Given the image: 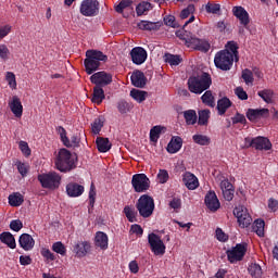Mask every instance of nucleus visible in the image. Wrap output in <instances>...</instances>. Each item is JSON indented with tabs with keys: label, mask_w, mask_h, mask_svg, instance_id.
Instances as JSON below:
<instances>
[{
	"label": "nucleus",
	"mask_w": 278,
	"mask_h": 278,
	"mask_svg": "<svg viewBox=\"0 0 278 278\" xmlns=\"http://www.w3.org/2000/svg\"><path fill=\"white\" fill-rule=\"evenodd\" d=\"M244 149H255L256 151H270L273 149V143L270 139L266 137H245L244 138Z\"/></svg>",
	"instance_id": "6"
},
{
	"label": "nucleus",
	"mask_w": 278,
	"mask_h": 278,
	"mask_svg": "<svg viewBox=\"0 0 278 278\" xmlns=\"http://www.w3.org/2000/svg\"><path fill=\"white\" fill-rule=\"evenodd\" d=\"M130 80L135 88H144V86H147V76H144V73L140 70L132 72Z\"/></svg>",
	"instance_id": "20"
},
{
	"label": "nucleus",
	"mask_w": 278,
	"mask_h": 278,
	"mask_svg": "<svg viewBox=\"0 0 278 278\" xmlns=\"http://www.w3.org/2000/svg\"><path fill=\"white\" fill-rule=\"evenodd\" d=\"M169 178H170V176L168 175V170H166V169L159 170L157 176H156L159 184H166V181H168Z\"/></svg>",
	"instance_id": "53"
},
{
	"label": "nucleus",
	"mask_w": 278,
	"mask_h": 278,
	"mask_svg": "<svg viewBox=\"0 0 278 278\" xmlns=\"http://www.w3.org/2000/svg\"><path fill=\"white\" fill-rule=\"evenodd\" d=\"M129 55L132 64H136L137 66L144 64V62H147V58H149V53H147V50L142 47L132 48Z\"/></svg>",
	"instance_id": "15"
},
{
	"label": "nucleus",
	"mask_w": 278,
	"mask_h": 278,
	"mask_svg": "<svg viewBox=\"0 0 278 278\" xmlns=\"http://www.w3.org/2000/svg\"><path fill=\"white\" fill-rule=\"evenodd\" d=\"M52 251H54V253H58L59 255H62V256L66 255V247L61 241L54 242L52 244Z\"/></svg>",
	"instance_id": "50"
},
{
	"label": "nucleus",
	"mask_w": 278,
	"mask_h": 278,
	"mask_svg": "<svg viewBox=\"0 0 278 278\" xmlns=\"http://www.w3.org/2000/svg\"><path fill=\"white\" fill-rule=\"evenodd\" d=\"M10 229L12 231H21V229H23V222H21V219H13L10 223Z\"/></svg>",
	"instance_id": "60"
},
{
	"label": "nucleus",
	"mask_w": 278,
	"mask_h": 278,
	"mask_svg": "<svg viewBox=\"0 0 278 278\" xmlns=\"http://www.w3.org/2000/svg\"><path fill=\"white\" fill-rule=\"evenodd\" d=\"M130 97L137 101V103H142V101H147V91H141L138 89H132L130 91Z\"/></svg>",
	"instance_id": "46"
},
{
	"label": "nucleus",
	"mask_w": 278,
	"mask_h": 278,
	"mask_svg": "<svg viewBox=\"0 0 278 278\" xmlns=\"http://www.w3.org/2000/svg\"><path fill=\"white\" fill-rule=\"evenodd\" d=\"M182 182L188 190H197V188H199V178H197L194 174L190 172H186L182 175Z\"/></svg>",
	"instance_id": "23"
},
{
	"label": "nucleus",
	"mask_w": 278,
	"mask_h": 278,
	"mask_svg": "<svg viewBox=\"0 0 278 278\" xmlns=\"http://www.w3.org/2000/svg\"><path fill=\"white\" fill-rule=\"evenodd\" d=\"M232 125H238L240 123L241 125H247V117L243 114L236 113L233 117H231Z\"/></svg>",
	"instance_id": "58"
},
{
	"label": "nucleus",
	"mask_w": 278,
	"mask_h": 278,
	"mask_svg": "<svg viewBox=\"0 0 278 278\" xmlns=\"http://www.w3.org/2000/svg\"><path fill=\"white\" fill-rule=\"evenodd\" d=\"M194 4H189L186 9L180 12V18L186 20L190 14H194Z\"/></svg>",
	"instance_id": "57"
},
{
	"label": "nucleus",
	"mask_w": 278,
	"mask_h": 278,
	"mask_svg": "<svg viewBox=\"0 0 278 278\" xmlns=\"http://www.w3.org/2000/svg\"><path fill=\"white\" fill-rule=\"evenodd\" d=\"M96 201H97V188L94 187V184H91L90 190H89V205H90V207H94Z\"/></svg>",
	"instance_id": "54"
},
{
	"label": "nucleus",
	"mask_w": 278,
	"mask_h": 278,
	"mask_svg": "<svg viewBox=\"0 0 278 278\" xmlns=\"http://www.w3.org/2000/svg\"><path fill=\"white\" fill-rule=\"evenodd\" d=\"M150 10H153V4L143 1L136 7L137 16H144L149 14Z\"/></svg>",
	"instance_id": "36"
},
{
	"label": "nucleus",
	"mask_w": 278,
	"mask_h": 278,
	"mask_svg": "<svg viewBox=\"0 0 278 278\" xmlns=\"http://www.w3.org/2000/svg\"><path fill=\"white\" fill-rule=\"evenodd\" d=\"M117 110L119 114H127L134 110V104H131V102H127L126 100H119L117 102Z\"/></svg>",
	"instance_id": "42"
},
{
	"label": "nucleus",
	"mask_w": 278,
	"mask_h": 278,
	"mask_svg": "<svg viewBox=\"0 0 278 278\" xmlns=\"http://www.w3.org/2000/svg\"><path fill=\"white\" fill-rule=\"evenodd\" d=\"M241 78L243 79L244 84H247V86H253V83L255 81V78L253 77V71L249 68H244L242 71Z\"/></svg>",
	"instance_id": "45"
},
{
	"label": "nucleus",
	"mask_w": 278,
	"mask_h": 278,
	"mask_svg": "<svg viewBox=\"0 0 278 278\" xmlns=\"http://www.w3.org/2000/svg\"><path fill=\"white\" fill-rule=\"evenodd\" d=\"M164 61L169 66H179L180 62H184V59L179 54L165 53Z\"/></svg>",
	"instance_id": "35"
},
{
	"label": "nucleus",
	"mask_w": 278,
	"mask_h": 278,
	"mask_svg": "<svg viewBox=\"0 0 278 278\" xmlns=\"http://www.w3.org/2000/svg\"><path fill=\"white\" fill-rule=\"evenodd\" d=\"M131 0H122L116 7H115V12L117 14H123L125 12V9L129 8L131 5Z\"/></svg>",
	"instance_id": "52"
},
{
	"label": "nucleus",
	"mask_w": 278,
	"mask_h": 278,
	"mask_svg": "<svg viewBox=\"0 0 278 278\" xmlns=\"http://www.w3.org/2000/svg\"><path fill=\"white\" fill-rule=\"evenodd\" d=\"M90 81L94 86H99L100 88H105V86H110V84H112L113 76L112 74L105 71L97 72L90 76Z\"/></svg>",
	"instance_id": "13"
},
{
	"label": "nucleus",
	"mask_w": 278,
	"mask_h": 278,
	"mask_svg": "<svg viewBox=\"0 0 278 278\" xmlns=\"http://www.w3.org/2000/svg\"><path fill=\"white\" fill-rule=\"evenodd\" d=\"M232 14L240 21V24L243 25V27H248L251 23V20L249 18V12H247V10L242 7H233Z\"/></svg>",
	"instance_id": "19"
},
{
	"label": "nucleus",
	"mask_w": 278,
	"mask_h": 278,
	"mask_svg": "<svg viewBox=\"0 0 278 278\" xmlns=\"http://www.w3.org/2000/svg\"><path fill=\"white\" fill-rule=\"evenodd\" d=\"M54 166L60 173H71V170L77 168V156H73L71 151L62 148L54 159Z\"/></svg>",
	"instance_id": "1"
},
{
	"label": "nucleus",
	"mask_w": 278,
	"mask_h": 278,
	"mask_svg": "<svg viewBox=\"0 0 278 278\" xmlns=\"http://www.w3.org/2000/svg\"><path fill=\"white\" fill-rule=\"evenodd\" d=\"M9 108L16 118L23 116V103L20 97L13 96L12 101L9 102Z\"/></svg>",
	"instance_id": "22"
},
{
	"label": "nucleus",
	"mask_w": 278,
	"mask_h": 278,
	"mask_svg": "<svg viewBox=\"0 0 278 278\" xmlns=\"http://www.w3.org/2000/svg\"><path fill=\"white\" fill-rule=\"evenodd\" d=\"M181 147H184V140L181 137H175L167 144V153H179V151H181Z\"/></svg>",
	"instance_id": "27"
},
{
	"label": "nucleus",
	"mask_w": 278,
	"mask_h": 278,
	"mask_svg": "<svg viewBox=\"0 0 278 278\" xmlns=\"http://www.w3.org/2000/svg\"><path fill=\"white\" fill-rule=\"evenodd\" d=\"M202 103L204 105H207L208 108H215L216 106V101L214 99V94H212L211 90H206L204 94L201 97Z\"/></svg>",
	"instance_id": "40"
},
{
	"label": "nucleus",
	"mask_w": 278,
	"mask_h": 278,
	"mask_svg": "<svg viewBox=\"0 0 278 278\" xmlns=\"http://www.w3.org/2000/svg\"><path fill=\"white\" fill-rule=\"evenodd\" d=\"M233 216H236L239 227H242V229L250 227L251 223H253V217H251L249 210L243 205L235 207Z\"/></svg>",
	"instance_id": "9"
},
{
	"label": "nucleus",
	"mask_w": 278,
	"mask_h": 278,
	"mask_svg": "<svg viewBox=\"0 0 278 278\" xmlns=\"http://www.w3.org/2000/svg\"><path fill=\"white\" fill-rule=\"evenodd\" d=\"M184 118L187 125H195L197 124V111L188 110L184 112Z\"/></svg>",
	"instance_id": "47"
},
{
	"label": "nucleus",
	"mask_w": 278,
	"mask_h": 278,
	"mask_svg": "<svg viewBox=\"0 0 278 278\" xmlns=\"http://www.w3.org/2000/svg\"><path fill=\"white\" fill-rule=\"evenodd\" d=\"M16 166H17V170H18L20 175H22V177H26L27 173L29 170L27 165L25 163L17 162Z\"/></svg>",
	"instance_id": "63"
},
{
	"label": "nucleus",
	"mask_w": 278,
	"mask_h": 278,
	"mask_svg": "<svg viewBox=\"0 0 278 278\" xmlns=\"http://www.w3.org/2000/svg\"><path fill=\"white\" fill-rule=\"evenodd\" d=\"M187 45L188 47H191V49L201 51L202 53H207V51L211 49L210 42L197 37H190V39H187Z\"/></svg>",
	"instance_id": "17"
},
{
	"label": "nucleus",
	"mask_w": 278,
	"mask_h": 278,
	"mask_svg": "<svg viewBox=\"0 0 278 278\" xmlns=\"http://www.w3.org/2000/svg\"><path fill=\"white\" fill-rule=\"evenodd\" d=\"M264 227H266V223L264 219L258 218L252 225V231L258 236V238H264Z\"/></svg>",
	"instance_id": "34"
},
{
	"label": "nucleus",
	"mask_w": 278,
	"mask_h": 278,
	"mask_svg": "<svg viewBox=\"0 0 278 278\" xmlns=\"http://www.w3.org/2000/svg\"><path fill=\"white\" fill-rule=\"evenodd\" d=\"M37 179L46 190H58L62 186V176L56 172L39 174Z\"/></svg>",
	"instance_id": "4"
},
{
	"label": "nucleus",
	"mask_w": 278,
	"mask_h": 278,
	"mask_svg": "<svg viewBox=\"0 0 278 278\" xmlns=\"http://www.w3.org/2000/svg\"><path fill=\"white\" fill-rule=\"evenodd\" d=\"M257 96L263 99L265 103H274L275 101V91L273 89H263L257 91Z\"/></svg>",
	"instance_id": "33"
},
{
	"label": "nucleus",
	"mask_w": 278,
	"mask_h": 278,
	"mask_svg": "<svg viewBox=\"0 0 278 278\" xmlns=\"http://www.w3.org/2000/svg\"><path fill=\"white\" fill-rule=\"evenodd\" d=\"M192 140L195 144H200V147H207L212 142V139L205 135H193Z\"/></svg>",
	"instance_id": "44"
},
{
	"label": "nucleus",
	"mask_w": 278,
	"mask_h": 278,
	"mask_svg": "<svg viewBox=\"0 0 278 278\" xmlns=\"http://www.w3.org/2000/svg\"><path fill=\"white\" fill-rule=\"evenodd\" d=\"M124 214L129 223H136V220H137L136 216L138 214V213H136V208H134L129 205H126L124 207Z\"/></svg>",
	"instance_id": "48"
},
{
	"label": "nucleus",
	"mask_w": 278,
	"mask_h": 278,
	"mask_svg": "<svg viewBox=\"0 0 278 278\" xmlns=\"http://www.w3.org/2000/svg\"><path fill=\"white\" fill-rule=\"evenodd\" d=\"M249 275L252 278H262L264 276V271L262 270V266L260 264L254 263L248 267Z\"/></svg>",
	"instance_id": "39"
},
{
	"label": "nucleus",
	"mask_w": 278,
	"mask_h": 278,
	"mask_svg": "<svg viewBox=\"0 0 278 278\" xmlns=\"http://www.w3.org/2000/svg\"><path fill=\"white\" fill-rule=\"evenodd\" d=\"M136 207L142 218H149L155 210V200L149 194H143L138 199Z\"/></svg>",
	"instance_id": "5"
},
{
	"label": "nucleus",
	"mask_w": 278,
	"mask_h": 278,
	"mask_svg": "<svg viewBox=\"0 0 278 278\" xmlns=\"http://www.w3.org/2000/svg\"><path fill=\"white\" fill-rule=\"evenodd\" d=\"M90 242L88 241H79L74 245V253L76 257H86L90 252Z\"/></svg>",
	"instance_id": "25"
},
{
	"label": "nucleus",
	"mask_w": 278,
	"mask_h": 278,
	"mask_svg": "<svg viewBox=\"0 0 278 278\" xmlns=\"http://www.w3.org/2000/svg\"><path fill=\"white\" fill-rule=\"evenodd\" d=\"M0 242H2V244H7L9 249H16V239L12 232L4 231L0 233Z\"/></svg>",
	"instance_id": "29"
},
{
	"label": "nucleus",
	"mask_w": 278,
	"mask_h": 278,
	"mask_svg": "<svg viewBox=\"0 0 278 278\" xmlns=\"http://www.w3.org/2000/svg\"><path fill=\"white\" fill-rule=\"evenodd\" d=\"M18 244L24 251H31L36 244V241L31 235L22 233L18 239Z\"/></svg>",
	"instance_id": "24"
},
{
	"label": "nucleus",
	"mask_w": 278,
	"mask_h": 278,
	"mask_svg": "<svg viewBox=\"0 0 278 278\" xmlns=\"http://www.w3.org/2000/svg\"><path fill=\"white\" fill-rule=\"evenodd\" d=\"M138 27L144 31H155L160 29V23L141 21L138 23Z\"/></svg>",
	"instance_id": "37"
},
{
	"label": "nucleus",
	"mask_w": 278,
	"mask_h": 278,
	"mask_svg": "<svg viewBox=\"0 0 278 278\" xmlns=\"http://www.w3.org/2000/svg\"><path fill=\"white\" fill-rule=\"evenodd\" d=\"M238 49L239 47L236 41H228L224 51H229L230 55H232V58H235V61L238 62V60H240Z\"/></svg>",
	"instance_id": "38"
},
{
	"label": "nucleus",
	"mask_w": 278,
	"mask_h": 278,
	"mask_svg": "<svg viewBox=\"0 0 278 278\" xmlns=\"http://www.w3.org/2000/svg\"><path fill=\"white\" fill-rule=\"evenodd\" d=\"M215 236L219 242H227L229 240V237L220 228L215 230Z\"/></svg>",
	"instance_id": "62"
},
{
	"label": "nucleus",
	"mask_w": 278,
	"mask_h": 278,
	"mask_svg": "<svg viewBox=\"0 0 278 278\" xmlns=\"http://www.w3.org/2000/svg\"><path fill=\"white\" fill-rule=\"evenodd\" d=\"M79 12L83 16H97L99 14V1L83 0Z\"/></svg>",
	"instance_id": "14"
},
{
	"label": "nucleus",
	"mask_w": 278,
	"mask_h": 278,
	"mask_svg": "<svg viewBox=\"0 0 278 278\" xmlns=\"http://www.w3.org/2000/svg\"><path fill=\"white\" fill-rule=\"evenodd\" d=\"M18 147L25 157H29V155H31V149L29 148V143H27L26 141H20Z\"/></svg>",
	"instance_id": "55"
},
{
	"label": "nucleus",
	"mask_w": 278,
	"mask_h": 278,
	"mask_svg": "<svg viewBox=\"0 0 278 278\" xmlns=\"http://www.w3.org/2000/svg\"><path fill=\"white\" fill-rule=\"evenodd\" d=\"M199 119H198V124L199 125H207L208 121H210V110L205 109L202 111H199Z\"/></svg>",
	"instance_id": "49"
},
{
	"label": "nucleus",
	"mask_w": 278,
	"mask_h": 278,
	"mask_svg": "<svg viewBox=\"0 0 278 278\" xmlns=\"http://www.w3.org/2000/svg\"><path fill=\"white\" fill-rule=\"evenodd\" d=\"M109 240L110 239L108 238V233L103 231H98L96 232L94 237V245L102 251H108Z\"/></svg>",
	"instance_id": "26"
},
{
	"label": "nucleus",
	"mask_w": 278,
	"mask_h": 278,
	"mask_svg": "<svg viewBox=\"0 0 278 278\" xmlns=\"http://www.w3.org/2000/svg\"><path fill=\"white\" fill-rule=\"evenodd\" d=\"M5 80L12 90H16V75L13 72H7Z\"/></svg>",
	"instance_id": "51"
},
{
	"label": "nucleus",
	"mask_w": 278,
	"mask_h": 278,
	"mask_svg": "<svg viewBox=\"0 0 278 278\" xmlns=\"http://www.w3.org/2000/svg\"><path fill=\"white\" fill-rule=\"evenodd\" d=\"M270 116V111L268 109H249L247 111V118L251 121V123H255V121H260V118H268Z\"/></svg>",
	"instance_id": "18"
},
{
	"label": "nucleus",
	"mask_w": 278,
	"mask_h": 278,
	"mask_svg": "<svg viewBox=\"0 0 278 278\" xmlns=\"http://www.w3.org/2000/svg\"><path fill=\"white\" fill-rule=\"evenodd\" d=\"M207 14H218L220 12V4L207 3L205 5Z\"/></svg>",
	"instance_id": "56"
},
{
	"label": "nucleus",
	"mask_w": 278,
	"mask_h": 278,
	"mask_svg": "<svg viewBox=\"0 0 278 278\" xmlns=\"http://www.w3.org/2000/svg\"><path fill=\"white\" fill-rule=\"evenodd\" d=\"M235 94H237L238 99H240L241 101H247V99H249V94L247 93V91H244V88L242 87H237L235 90Z\"/></svg>",
	"instance_id": "61"
},
{
	"label": "nucleus",
	"mask_w": 278,
	"mask_h": 278,
	"mask_svg": "<svg viewBox=\"0 0 278 278\" xmlns=\"http://www.w3.org/2000/svg\"><path fill=\"white\" fill-rule=\"evenodd\" d=\"M226 254L230 264L242 262V260H244V255H247V244L238 243L236 247L228 250Z\"/></svg>",
	"instance_id": "11"
},
{
	"label": "nucleus",
	"mask_w": 278,
	"mask_h": 278,
	"mask_svg": "<svg viewBox=\"0 0 278 278\" xmlns=\"http://www.w3.org/2000/svg\"><path fill=\"white\" fill-rule=\"evenodd\" d=\"M56 134H59L61 142L64 147L67 149H79L81 139L77 135H74L71 137V139H68L66 129L62 126L56 127Z\"/></svg>",
	"instance_id": "8"
},
{
	"label": "nucleus",
	"mask_w": 278,
	"mask_h": 278,
	"mask_svg": "<svg viewBox=\"0 0 278 278\" xmlns=\"http://www.w3.org/2000/svg\"><path fill=\"white\" fill-rule=\"evenodd\" d=\"M105 123V119L103 117H98L93 121L91 124V131L96 136H99L101 134V129H103V125Z\"/></svg>",
	"instance_id": "43"
},
{
	"label": "nucleus",
	"mask_w": 278,
	"mask_h": 278,
	"mask_svg": "<svg viewBox=\"0 0 278 278\" xmlns=\"http://www.w3.org/2000/svg\"><path fill=\"white\" fill-rule=\"evenodd\" d=\"M23 203H25V198L20 192L9 195V205H11V207H21Z\"/></svg>",
	"instance_id": "32"
},
{
	"label": "nucleus",
	"mask_w": 278,
	"mask_h": 278,
	"mask_svg": "<svg viewBox=\"0 0 278 278\" xmlns=\"http://www.w3.org/2000/svg\"><path fill=\"white\" fill-rule=\"evenodd\" d=\"M232 103L229 98L224 97L217 101V112L219 116H224V114L231 108Z\"/></svg>",
	"instance_id": "31"
},
{
	"label": "nucleus",
	"mask_w": 278,
	"mask_h": 278,
	"mask_svg": "<svg viewBox=\"0 0 278 278\" xmlns=\"http://www.w3.org/2000/svg\"><path fill=\"white\" fill-rule=\"evenodd\" d=\"M148 243L150 244V249L154 255H164L166 253V245L162 238L157 236L155 232L149 233Z\"/></svg>",
	"instance_id": "12"
},
{
	"label": "nucleus",
	"mask_w": 278,
	"mask_h": 278,
	"mask_svg": "<svg viewBox=\"0 0 278 278\" xmlns=\"http://www.w3.org/2000/svg\"><path fill=\"white\" fill-rule=\"evenodd\" d=\"M103 100H105V91L103 90V87L94 86L91 102L101 105Z\"/></svg>",
	"instance_id": "30"
},
{
	"label": "nucleus",
	"mask_w": 278,
	"mask_h": 278,
	"mask_svg": "<svg viewBox=\"0 0 278 278\" xmlns=\"http://www.w3.org/2000/svg\"><path fill=\"white\" fill-rule=\"evenodd\" d=\"M188 88L193 94H203L212 86V76L203 72L200 76H191L188 79Z\"/></svg>",
	"instance_id": "3"
},
{
	"label": "nucleus",
	"mask_w": 278,
	"mask_h": 278,
	"mask_svg": "<svg viewBox=\"0 0 278 278\" xmlns=\"http://www.w3.org/2000/svg\"><path fill=\"white\" fill-rule=\"evenodd\" d=\"M166 127L163 126H154L150 129V141L151 142H157L160 140V136L162 135V131H164Z\"/></svg>",
	"instance_id": "41"
},
{
	"label": "nucleus",
	"mask_w": 278,
	"mask_h": 278,
	"mask_svg": "<svg viewBox=\"0 0 278 278\" xmlns=\"http://www.w3.org/2000/svg\"><path fill=\"white\" fill-rule=\"evenodd\" d=\"M164 24L167 25V27H173L174 29L179 27V25H177V21L175 20V16L173 15L165 16Z\"/></svg>",
	"instance_id": "59"
},
{
	"label": "nucleus",
	"mask_w": 278,
	"mask_h": 278,
	"mask_svg": "<svg viewBox=\"0 0 278 278\" xmlns=\"http://www.w3.org/2000/svg\"><path fill=\"white\" fill-rule=\"evenodd\" d=\"M204 203L210 212H218V210H220V201L218 200V195H216L215 191H207L204 197Z\"/></svg>",
	"instance_id": "16"
},
{
	"label": "nucleus",
	"mask_w": 278,
	"mask_h": 278,
	"mask_svg": "<svg viewBox=\"0 0 278 278\" xmlns=\"http://www.w3.org/2000/svg\"><path fill=\"white\" fill-rule=\"evenodd\" d=\"M101 62H108V55L99 50H87L86 59L84 60V66L87 75H92V73L99 71Z\"/></svg>",
	"instance_id": "2"
},
{
	"label": "nucleus",
	"mask_w": 278,
	"mask_h": 278,
	"mask_svg": "<svg viewBox=\"0 0 278 278\" xmlns=\"http://www.w3.org/2000/svg\"><path fill=\"white\" fill-rule=\"evenodd\" d=\"M131 186L135 192H147L151 188V180L147 174H135L131 178Z\"/></svg>",
	"instance_id": "10"
},
{
	"label": "nucleus",
	"mask_w": 278,
	"mask_h": 278,
	"mask_svg": "<svg viewBox=\"0 0 278 278\" xmlns=\"http://www.w3.org/2000/svg\"><path fill=\"white\" fill-rule=\"evenodd\" d=\"M96 144L99 153H108L112 149V142H110L109 138L97 137Z\"/></svg>",
	"instance_id": "28"
},
{
	"label": "nucleus",
	"mask_w": 278,
	"mask_h": 278,
	"mask_svg": "<svg viewBox=\"0 0 278 278\" xmlns=\"http://www.w3.org/2000/svg\"><path fill=\"white\" fill-rule=\"evenodd\" d=\"M214 64L219 71H231L233 66V54L229 50H220L215 54Z\"/></svg>",
	"instance_id": "7"
},
{
	"label": "nucleus",
	"mask_w": 278,
	"mask_h": 278,
	"mask_svg": "<svg viewBox=\"0 0 278 278\" xmlns=\"http://www.w3.org/2000/svg\"><path fill=\"white\" fill-rule=\"evenodd\" d=\"M65 190H66V194L70 195L72 199L81 197L85 192L84 186L77 182L67 184Z\"/></svg>",
	"instance_id": "21"
},
{
	"label": "nucleus",
	"mask_w": 278,
	"mask_h": 278,
	"mask_svg": "<svg viewBox=\"0 0 278 278\" xmlns=\"http://www.w3.org/2000/svg\"><path fill=\"white\" fill-rule=\"evenodd\" d=\"M236 190L233 189V187L231 189H226L223 191V195L225 201H233V194H235Z\"/></svg>",
	"instance_id": "64"
}]
</instances>
